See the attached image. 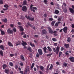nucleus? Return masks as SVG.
<instances>
[{"label": "nucleus", "mask_w": 74, "mask_h": 74, "mask_svg": "<svg viewBox=\"0 0 74 74\" xmlns=\"http://www.w3.org/2000/svg\"><path fill=\"white\" fill-rule=\"evenodd\" d=\"M49 21H53V18H49Z\"/></svg>", "instance_id": "nucleus-41"}, {"label": "nucleus", "mask_w": 74, "mask_h": 74, "mask_svg": "<svg viewBox=\"0 0 74 74\" xmlns=\"http://www.w3.org/2000/svg\"><path fill=\"white\" fill-rule=\"evenodd\" d=\"M38 37V36L36 35H35L34 36V37L37 38V37Z\"/></svg>", "instance_id": "nucleus-57"}, {"label": "nucleus", "mask_w": 74, "mask_h": 74, "mask_svg": "<svg viewBox=\"0 0 74 74\" xmlns=\"http://www.w3.org/2000/svg\"><path fill=\"white\" fill-rule=\"evenodd\" d=\"M29 69L30 67L29 66H27L26 68L25 69V74H27L28 71H29Z\"/></svg>", "instance_id": "nucleus-6"}, {"label": "nucleus", "mask_w": 74, "mask_h": 74, "mask_svg": "<svg viewBox=\"0 0 74 74\" xmlns=\"http://www.w3.org/2000/svg\"><path fill=\"white\" fill-rule=\"evenodd\" d=\"M10 56H11V57H12L13 56H14V54H10Z\"/></svg>", "instance_id": "nucleus-51"}, {"label": "nucleus", "mask_w": 74, "mask_h": 74, "mask_svg": "<svg viewBox=\"0 0 74 74\" xmlns=\"http://www.w3.org/2000/svg\"><path fill=\"white\" fill-rule=\"evenodd\" d=\"M0 55H1V56H3V52L1 50L0 51Z\"/></svg>", "instance_id": "nucleus-32"}, {"label": "nucleus", "mask_w": 74, "mask_h": 74, "mask_svg": "<svg viewBox=\"0 0 74 74\" xmlns=\"http://www.w3.org/2000/svg\"><path fill=\"white\" fill-rule=\"evenodd\" d=\"M9 72V70L8 69H6L5 70V73H6L7 74H8V73Z\"/></svg>", "instance_id": "nucleus-36"}, {"label": "nucleus", "mask_w": 74, "mask_h": 74, "mask_svg": "<svg viewBox=\"0 0 74 74\" xmlns=\"http://www.w3.org/2000/svg\"><path fill=\"white\" fill-rule=\"evenodd\" d=\"M59 24H58V23H56L55 25V26H58Z\"/></svg>", "instance_id": "nucleus-50"}, {"label": "nucleus", "mask_w": 74, "mask_h": 74, "mask_svg": "<svg viewBox=\"0 0 74 74\" xmlns=\"http://www.w3.org/2000/svg\"><path fill=\"white\" fill-rule=\"evenodd\" d=\"M32 7H33V5H31L30 6L31 10V11H32L34 12H36V10H36L37 9V8L36 7H33L32 8Z\"/></svg>", "instance_id": "nucleus-4"}, {"label": "nucleus", "mask_w": 74, "mask_h": 74, "mask_svg": "<svg viewBox=\"0 0 74 74\" xmlns=\"http://www.w3.org/2000/svg\"><path fill=\"white\" fill-rule=\"evenodd\" d=\"M34 63H33L32 65L31 66V69H33V67H34Z\"/></svg>", "instance_id": "nucleus-44"}, {"label": "nucleus", "mask_w": 74, "mask_h": 74, "mask_svg": "<svg viewBox=\"0 0 74 74\" xmlns=\"http://www.w3.org/2000/svg\"><path fill=\"white\" fill-rule=\"evenodd\" d=\"M10 26L11 27H14V25L13 24H10Z\"/></svg>", "instance_id": "nucleus-62"}, {"label": "nucleus", "mask_w": 74, "mask_h": 74, "mask_svg": "<svg viewBox=\"0 0 74 74\" xmlns=\"http://www.w3.org/2000/svg\"><path fill=\"white\" fill-rule=\"evenodd\" d=\"M22 10L24 12H26L27 11V8L25 6H23L22 7Z\"/></svg>", "instance_id": "nucleus-5"}, {"label": "nucleus", "mask_w": 74, "mask_h": 74, "mask_svg": "<svg viewBox=\"0 0 74 74\" xmlns=\"http://www.w3.org/2000/svg\"><path fill=\"white\" fill-rule=\"evenodd\" d=\"M39 54L38 53H37L36 54V57L37 58H39Z\"/></svg>", "instance_id": "nucleus-49"}, {"label": "nucleus", "mask_w": 74, "mask_h": 74, "mask_svg": "<svg viewBox=\"0 0 74 74\" xmlns=\"http://www.w3.org/2000/svg\"><path fill=\"white\" fill-rule=\"evenodd\" d=\"M2 21L4 22H7V19L5 18V19H2Z\"/></svg>", "instance_id": "nucleus-33"}, {"label": "nucleus", "mask_w": 74, "mask_h": 74, "mask_svg": "<svg viewBox=\"0 0 74 74\" xmlns=\"http://www.w3.org/2000/svg\"><path fill=\"white\" fill-rule=\"evenodd\" d=\"M52 55V53H51L50 54H49L47 55V56H50Z\"/></svg>", "instance_id": "nucleus-39"}, {"label": "nucleus", "mask_w": 74, "mask_h": 74, "mask_svg": "<svg viewBox=\"0 0 74 74\" xmlns=\"http://www.w3.org/2000/svg\"><path fill=\"white\" fill-rule=\"evenodd\" d=\"M23 37L24 38H26V34L24 35V36H23Z\"/></svg>", "instance_id": "nucleus-59"}, {"label": "nucleus", "mask_w": 74, "mask_h": 74, "mask_svg": "<svg viewBox=\"0 0 74 74\" xmlns=\"http://www.w3.org/2000/svg\"><path fill=\"white\" fill-rule=\"evenodd\" d=\"M43 49L44 50V51L45 52V53H47V47H44L43 48Z\"/></svg>", "instance_id": "nucleus-26"}, {"label": "nucleus", "mask_w": 74, "mask_h": 74, "mask_svg": "<svg viewBox=\"0 0 74 74\" xmlns=\"http://www.w3.org/2000/svg\"><path fill=\"white\" fill-rule=\"evenodd\" d=\"M63 5H64V6L65 7H66V4L65 3H63Z\"/></svg>", "instance_id": "nucleus-54"}, {"label": "nucleus", "mask_w": 74, "mask_h": 74, "mask_svg": "<svg viewBox=\"0 0 74 74\" xmlns=\"http://www.w3.org/2000/svg\"><path fill=\"white\" fill-rule=\"evenodd\" d=\"M52 40L53 41H57V39L55 38H52Z\"/></svg>", "instance_id": "nucleus-38"}, {"label": "nucleus", "mask_w": 74, "mask_h": 74, "mask_svg": "<svg viewBox=\"0 0 74 74\" xmlns=\"http://www.w3.org/2000/svg\"><path fill=\"white\" fill-rule=\"evenodd\" d=\"M55 21H53L51 23V24L52 26H54V24H55Z\"/></svg>", "instance_id": "nucleus-34"}, {"label": "nucleus", "mask_w": 74, "mask_h": 74, "mask_svg": "<svg viewBox=\"0 0 74 74\" xmlns=\"http://www.w3.org/2000/svg\"><path fill=\"white\" fill-rule=\"evenodd\" d=\"M15 67L16 69H18V66L17 65H15Z\"/></svg>", "instance_id": "nucleus-53"}, {"label": "nucleus", "mask_w": 74, "mask_h": 74, "mask_svg": "<svg viewBox=\"0 0 74 74\" xmlns=\"http://www.w3.org/2000/svg\"><path fill=\"white\" fill-rule=\"evenodd\" d=\"M3 1L2 0H0V4H3Z\"/></svg>", "instance_id": "nucleus-43"}, {"label": "nucleus", "mask_w": 74, "mask_h": 74, "mask_svg": "<svg viewBox=\"0 0 74 74\" xmlns=\"http://www.w3.org/2000/svg\"><path fill=\"white\" fill-rule=\"evenodd\" d=\"M68 28L67 27H65L63 29V31L65 33H66L67 32Z\"/></svg>", "instance_id": "nucleus-9"}, {"label": "nucleus", "mask_w": 74, "mask_h": 74, "mask_svg": "<svg viewBox=\"0 0 74 74\" xmlns=\"http://www.w3.org/2000/svg\"><path fill=\"white\" fill-rule=\"evenodd\" d=\"M27 24L30 26L31 27H32V25H31V24H30V23H28Z\"/></svg>", "instance_id": "nucleus-48"}, {"label": "nucleus", "mask_w": 74, "mask_h": 74, "mask_svg": "<svg viewBox=\"0 0 74 74\" xmlns=\"http://www.w3.org/2000/svg\"><path fill=\"white\" fill-rule=\"evenodd\" d=\"M64 46L67 49H68L69 48V44H65L64 45Z\"/></svg>", "instance_id": "nucleus-15"}, {"label": "nucleus", "mask_w": 74, "mask_h": 74, "mask_svg": "<svg viewBox=\"0 0 74 74\" xmlns=\"http://www.w3.org/2000/svg\"><path fill=\"white\" fill-rule=\"evenodd\" d=\"M25 17L28 19H29V20H30L31 21H34V18L33 17H32L30 16V15H29L28 17L27 16V15L25 16Z\"/></svg>", "instance_id": "nucleus-3"}, {"label": "nucleus", "mask_w": 74, "mask_h": 74, "mask_svg": "<svg viewBox=\"0 0 74 74\" xmlns=\"http://www.w3.org/2000/svg\"><path fill=\"white\" fill-rule=\"evenodd\" d=\"M0 30L1 32V34L2 35H4L5 34V32H4L3 31H2L1 29H0Z\"/></svg>", "instance_id": "nucleus-21"}, {"label": "nucleus", "mask_w": 74, "mask_h": 74, "mask_svg": "<svg viewBox=\"0 0 74 74\" xmlns=\"http://www.w3.org/2000/svg\"><path fill=\"white\" fill-rule=\"evenodd\" d=\"M13 31L14 32H16V28H14L13 29Z\"/></svg>", "instance_id": "nucleus-47"}, {"label": "nucleus", "mask_w": 74, "mask_h": 74, "mask_svg": "<svg viewBox=\"0 0 74 74\" xmlns=\"http://www.w3.org/2000/svg\"><path fill=\"white\" fill-rule=\"evenodd\" d=\"M39 67L42 71H44V69H45L44 67L42 66H40Z\"/></svg>", "instance_id": "nucleus-14"}, {"label": "nucleus", "mask_w": 74, "mask_h": 74, "mask_svg": "<svg viewBox=\"0 0 74 74\" xmlns=\"http://www.w3.org/2000/svg\"><path fill=\"white\" fill-rule=\"evenodd\" d=\"M9 65L10 66H11L12 67L13 66H14V65L13 64V63L12 62H9Z\"/></svg>", "instance_id": "nucleus-35"}, {"label": "nucleus", "mask_w": 74, "mask_h": 74, "mask_svg": "<svg viewBox=\"0 0 74 74\" xmlns=\"http://www.w3.org/2000/svg\"><path fill=\"white\" fill-rule=\"evenodd\" d=\"M0 47L1 49L2 50H4V46H3V45H1L0 46Z\"/></svg>", "instance_id": "nucleus-28"}, {"label": "nucleus", "mask_w": 74, "mask_h": 74, "mask_svg": "<svg viewBox=\"0 0 74 74\" xmlns=\"http://www.w3.org/2000/svg\"><path fill=\"white\" fill-rule=\"evenodd\" d=\"M21 59H22L23 61L25 60V58H24V57L23 56V55H21Z\"/></svg>", "instance_id": "nucleus-23"}, {"label": "nucleus", "mask_w": 74, "mask_h": 74, "mask_svg": "<svg viewBox=\"0 0 74 74\" xmlns=\"http://www.w3.org/2000/svg\"><path fill=\"white\" fill-rule=\"evenodd\" d=\"M27 50H28L29 51H30V52H32V48H31V47H28L27 49Z\"/></svg>", "instance_id": "nucleus-25"}, {"label": "nucleus", "mask_w": 74, "mask_h": 74, "mask_svg": "<svg viewBox=\"0 0 74 74\" xmlns=\"http://www.w3.org/2000/svg\"><path fill=\"white\" fill-rule=\"evenodd\" d=\"M57 19L58 21H61V18L60 17H58Z\"/></svg>", "instance_id": "nucleus-46"}, {"label": "nucleus", "mask_w": 74, "mask_h": 74, "mask_svg": "<svg viewBox=\"0 0 74 74\" xmlns=\"http://www.w3.org/2000/svg\"><path fill=\"white\" fill-rule=\"evenodd\" d=\"M2 67H3V69H5L7 67V65L5 64H4L2 65Z\"/></svg>", "instance_id": "nucleus-22"}, {"label": "nucleus", "mask_w": 74, "mask_h": 74, "mask_svg": "<svg viewBox=\"0 0 74 74\" xmlns=\"http://www.w3.org/2000/svg\"><path fill=\"white\" fill-rule=\"evenodd\" d=\"M63 11L64 12H67V9H66V8H63Z\"/></svg>", "instance_id": "nucleus-27"}, {"label": "nucleus", "mask_w": 74, "mask_h": 74, "mask_svg": "<svg viewBox=\"0 0 74 74\" xmlns=\"http://www.w3.org/2000/svg\"><path fill=\"white\" fill-rule=\"evenodd\" d=\"M43 2L45 3V4H47V3H48V1L47 0H44Z\"/></svg>", "instance_id": "nucleus-37"}, {"label": "nucleus", "mask_w": 74, "mask_h": 74, "mask_svg": "<svg viewBox=\"0 0 74 74\" xmlns=\"http://www.w3.org/2000/svg\"><path fill=\"white\" fill-rule=\"evenodd\" d=\"M8 44L10 47H13V45H12V43H11L10 42H8Z\"/></svg>", "instance_id": "nucleus-19"}, {"label": "nucleus", "mask_w": 74, "mask_h": 74, "mask_svg": "<svg viewBox=\"0 0 74 74\" xmlns=\"http://www.w3.org/2000/svg\"><path fill=\"white\" fill-rule=\"evenodd\" d=\"M38 51L40 55H42V49H38Z\"/></svg>", "instance_id": "nucleus-8"}, {"label": "nucleus", "mask_w": 74, "mask_h": 74, "mask_svg": "<svg viewBox=\"0 0 74 74\" xmlns=\"http://www.w3.org/2000/svg\"><path fill=\"white\" fill-rule=\"evenodd\" d=\"M71 27L72 28H74V24H72Z\"/></svg>", "instance_id": "nucleus-58"}, {"label": "nucleus", "mask_w": 74, "mask_h": 74, "mask_svg": "<svg viewBox=\"0 0 74 74\" xmlns=\"http://www.w3.org/2000/svg\"><path fill=\"white\" fill-rule=\"evenodd\" d=\"M69 60L71 62H74V58L73 57H70L69 58Z\"/></svg>", "instance_id": "nucleus-13"}, {"label": "nucleus", "mask_w": 74, "mask_h": 74, "mask_svg": "<svg viewBox=\"0 0 74 74\" xmlns=\"http://www.w3.org/2000/svg\"><path fill=\"white\" fill-rule=\"evenodd\" d=\"M70 41H71V39H70V38L69 37L68 38L67 41H68V42H70Z\"/></svg>", "instance_id": "nucleus-42"}, {"label": "nucleus", "mask_w": 74, "mask_h": 74, "mask_svg": "<svg viewBox=\"0 0 74 74\" xmlns=\"http://www.w3.org/2000/svg\"><path fill=\"white\" fill-rule=\"evenodd\" d=\"M50 65L49 64H48L46 68L47 71H48V72L49 71V70H52V68H53V65H52V64H51V66L49 69V67Z\"/></svg>", "instance_id": "nucleus-2"}, {"label": "nucleus", "mask_w": 74, "mask_h": 74, "mask_svg": "<svg viewBox=\"0 0 74 74\" xmlns=\"http://www.w3.org/2000/svg\"><path fill=\"white\" fill-rule=\"evenodd\" d=\"M18 27H19L20 28V29L21 31V32H23V31L24 29L23 27H22V26H18Z\"/></svg>", "instance_id": "nucleus-17"}, {"label": "nucleus", "mask_w": 74, "mask_h": 74, "mask_svg": "<svg viewBox=\"0 0 74 74\" xmlns=\"http://www.w3.org/2000/svg\"><path fill=\"white\" fill-rule=\"evenodd\" d=\"M29 45L31 46L32 47H34V43H32V42H29Z\"/></svg>", "instance_id": "nucleus-16"}, {"label": "nucleus", "mask_w": 74, "mask_h": 74, "mask_svg": "<svg viewBox=\"0 0 74 74\" xmlns=\"http://www.w3.org/2000/svg\"><path fill=\"white\" fill-rule=\"evenodd\" d=\"M47 16V14H44V17H45V18H46Z\"/></svg>", "instance_id": "nucleus-60"}, {"label": "nucleus", "mask_w": 74, "mask_h": 74, "mask_svg": "<svg viewBox=\"0 0 74 74\" xmlns=\"http://www.w3.org/2000/svg\"><path fill=\"white\" fill-rule=\"evenodd\" d=\"M26 5V1H23V3L22 4V5Z\"/></svg>", "instance_id": "nucleus-30"}, {"label": "nucleus", "mask_w": 74, "mask_h": 74, "mask_svg": "<svg viewBox=\"0 0 74 74\" xmlns=\"http://www.w3.org/2000/svg\"><path fill=\"white\" fill-rule=\"evenodd\" d=\"M56 64H57V65H60V64L59 62H56Z\"/></svg>", "instance_id": "nucleus-55"}, {"label": "nucleus", "mask_w": 74, "mask_h": 74, "mask_svg": "<svg viewBox=\"0 0 74 74\" xmlns=\"http://www.w3.org/2000/svg\"><path fill=\"white\" fill-rule=\"evenodd\" d=\"M69 10L70 11V12H71V14H73L74 12V9H73L71 8H69Z\"/></svg>", "instance_id": "nucleus-10"}, {"label": "nucleus", "mask_w": 74, "mask_h": 74, "mask_svg": "<svg viewBox=\"0 0 74 74\" xmlns=\"http://www.w3.org/2000/svg\"><path fill=\"white\" fill-rule=\"evenodd\" d=\"M62 54V52L60 51L59 53V57H60V56H61V55Z\"/></svg>", "instance_id": "nucleus-40"}, {"label": "nucleus", "mask_w": 74, "mask_h": 74, "mask_svg": "<svg viewBox=\"0 0 74 74\" xmlns=\"http://www.w3.org/2000/svg\"><path fill=\"white\" fill-rule=\"evenodd\" d=\"M7 33L9 34H12L13 33V31L11 30L10 28H9L7 30Z\"/></svg>", "instance_id": "nucleus-7"}, {"label": "nucleus", "mask_w": 74, "mask_h": 74, "mask_svg": "<svg viewBox=\"0 0 74 74\" xmlns=\"http://www.w3.org/2000/svg\"><path fill=\"white\" fill-rule=\"evenodd\" d=\"M4 7L5 8H8V7L9 6H8V5H4Z\"/></svg>", "instance_id": "nucleus-45"}, {"label": "nucleus", "mask_w": 74, "mask_h": 74, "mask_svg": "<svg viewBox=\"0 0 74 74\" xmlns=\"http://www.w3.org/2000/svg\"><path fill=\"white\" fill-rule=\"evenodd\" d=\"M21 44V42L20 41H18L17 43H16V46H18V45H20Z\"/></svg>", "instance_id": "nucleus-24"}, {"label": "nucleus", "mask_w": 74, "mask_h": 74, "mask_svg": "<svg viewBox=\"0 0 74 74\" xmlns=\"http://www.w3.org/2000/svg\"><path fill=\"white\" fill-rule=\"evenodd\" d=\"M22 42H23V43H21L22 45L23 46H25V45H27V43H26V42H23V41H22Z\"/></svg>", "instance_id": "nucleus-18"}, {"label": "nucleus", "mask_w": 74, "mask_h": 74, "mask_svg": "<svg viewBox=\"0 0 74 74\" xmlns=\"http://www.w3.org/2000/svg\"><path fill=\"white\" fill-rule=\"evenodd\" d=\"M57 33V31H54L53 32V33Z\"/></svg>", "instance_id": "nucleus-61"}, {"label": "nucleus", "mask_w": 74, "mask_h": 74, "mask_svg": "<svg viewBox=\"0 0 74 74\" xmlns=\"http://www.w3.org/2000/svg\"><path fill=\"white\" fill-rule=\"evenodd\" d=\"M59 49H60V47L58 46L56 48V49L55 48H53V49L54 52H56V54L57 53V54H58V53H59Z\"/></svg>", "instance_id": "nucleus-1"}, {"label": "nucleus", "mask_w": 74, "mask_h": 74, "mask_svg": "<svg viewBox=\"0 0 74 74\" xmlns=\"http://www.w3.org/2000/svg\"><path fill=\"white\" fill-rule=\"evenodd\" d=\"M71 32H72V33H73L74 32V29H72L71 31Z\"/></svg>", "instance_id": "nucleus-63"}, {"label": "nucleus", "mask_w": 74, "mask_h": 74, "mask_svg": "<svg viewBox=\"0 0 74 74\" xmlns=\"http://www.w3.org/2000/svg\"><path fill=\"white\" fill-rule=\"evenodd\" d=\"M61 51H63V50H64V48L63 47H62L61 48Z\"/></svg>", "instance_id": "nucleus-56"}, {"label": "nucleus", "mask_w": 74, "mask_h": 74, "mask_svg": "<svg viewBox=\"0 0 74 74\" xmlns=\"http://www.w3.org/2000/svg\"><path fill=\"white\" fill-rule=\"evenodd\" d=\"M48 30L50 33L53 34V31L51 29V28L50 27H48Z\"/></svg>", "instance_id": "nucleus-11"}, {"label": "nucleus", "mask_w": 74, "mask_h": 74, "mask_svg": "<svg viewBox=\"0 0 74 74\" xmlns=\"http://www.w3.org/2000/svg\"><path fill=\"white\" fill-rule=\"evenodd\" d=\"M20 73H21V74H23V71H20Z\"/></svg>", "instance_id": "nucleus-64"}, {"label": "nucleus", "mask_w": 74, "mask_h": 74, "mask_svg": "<svg viewBox=\"0 0 74 74\" xmlns=\"http://www.w3.org/2000/svg\"><path fill=\"white\" fill-rule=\"evenodd\" d=\"M19 64H20V66H23V63H22V62L20 63H19Z\"/></svg>", "instance_id": "nucleus-52"}, {"label": "nucleus", "mask_w": 74, "mask_h": 74, "mask_svg": "<svg viewBox=\"0 0 74 74\" xmlns=\"http://www.w3.org/2000/svg\"><path fill=\"white\" fill-rule=\"evenodd\" d=\"M42 32L44 34H47V32L46 31V30L44 29L42 31Z\"/></svg>", "instance_id": "nucleus-12"}, {"label": "nucleus", "mask_w": 74, "mask_h": 74, "mask_svg": "<svg viewBox=\"0 0 74 74\" xmlns=\"http://www.w3.org/2000/svg\"><path fill=\"white\" fill-rule=\"evenodd\" d=\"M63 64L64 67H66L67 66V63L66 62H64Z\"/></svg>", "instance_id": "nucleus-31"}, {"label": "nucleus", "mask_w": 74, "mask_h": 74, "mask_svg": "<svg viewBox=\"0 0 74 74\" xmlns=\"http://www.w3.org/2000/svg\"><path fill=\"white\" fill-rule=\"evenodd\" d=\"M54 13L56 14H58L59 13V11L58 10H56Z\"/></svg>", "instance_id": "nucleus-20"}, {"label": "nucleus", "mask_w": 74, "mask_h": 74, "mask_svg": "<svg viewBox=\"0 0 74 74\" xmlns=\"http://www.w3.org/2000/svg\"><path fill=\"white\" fill-rule=\"evenodd\" d=\"M47 48L48 49L49 51L50 52H51V51H52V49H51V48H50V47H49V46H48L47 47Z\"/></svg>", "instance_id": "nucleus-29"}]
</instances>
